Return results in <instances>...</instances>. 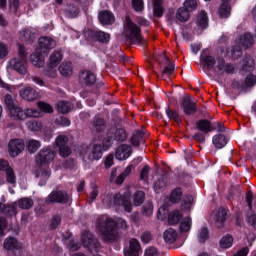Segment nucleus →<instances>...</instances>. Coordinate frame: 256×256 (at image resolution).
<instances>
[{
  "label": "nucleus",
  "mask_w": 256,
  "mask_h": 256,
  "mask_svg": "<svg viewBox=\"0 0 256 256\" xmlns=\"http://www.w3.org/2000/svg\"><path fill=\"white\" fill-rule=\"evenodd\" d=\"M81 241L84 245V247L90 249L91 251H99L101 244L99 243V240H97L95 237H93V234L89 231H84L82 233Z\"/></svg>",
  "instance_id": "0eeeda50"
},
{
  "label": "nucleus",
  "mask_w": 256,
  "mask_h": 256,
  "mask_svg": "<svg viewBox=\"0 0 256 256\" xmlns=\"http://www.w3.org/2000/svg\"><path fill=\"white\" fill-rule=\"evenodd\" d=\"M218 15L221 17V19H227V17L231 15V6L225 2H222L218 8Z\"/></svg>",
  "instance_id": "e433bc0d"
},
{
  "label": "nucleus",
  "mask_w": 256,
  "mask_h": 256,
  "mask_svg": "<svg viewBox=\"0 0 256 256\" xmlns=\"http://www.w3.org/2000/svg\"><path fill=\"white\" fill-rule=\"evenodd\" d=\"M9 111L10 119H13V121H25V110H23L19 106H15L14 108H11Z\"/></svg>",
  "instance_id": "5701e85b"
},
{
  "label": "nucleus",
  "mask_w": 256,
  "mask_h": 256,
  "mask_svg": "<svg viewBox=\"0 0 256 256\" xmlns=\"http://www.w3.org/2000/svg\"><path fill=\"white\" fill-rule=\"evenodd\" d=\"M5 175L7 183H10V185H15V183H17V176L15 175V170H13L11 166L6 169Z\"/></svg>",
  "instance_id": "de8ad7c7"
},
{
  "label": "nucleus",
  "mask_w": 256,
  "mask_h": 256,
  "mask_svg": "<svg viewBox=\"0 0 256 256\" xmlns=\"http://www.w3.org/2000/svg\"><path fill=\"white\" fill-rule=\"evenodd\" d=\"M55 150L50 147L42 148L36 155L37 165H49L55 159Z\"/></svg>",
  "instance_id": "39448f33"
},
{
  "label": "nucleus",
  "mask_w": 256,
  "mask_h": 256,
  "mask_svg": "<svg viewBox=\"0 0 256 256\" xmlns=\"http://www.w3.org/2000/svg\"><path fill=\"white\" fill-rule=\"evenodd\" d=\"M167 185H169V176L164 174L154 182V191L156 193H161V191L167 188Z\"/></svg>",
  "instance_id": "4be33fe9"
},
{
  "label": "nucleus",
  "mask_w": 256,
  "mask_h": 256,
  "mask_svg": "<svg viewBox=\"0 0 256 256\" xmlns=\"http://www.w3.org/2000/svg\"><path fill=\"white\" fill-rule=\"evenodd\" d=\"M191 217L184 218L180 223V231L182 233H187V231H191Z\"/></svg>",
  "instance_id": "864d4df0"
},
{
  "label": "nucleus",
  "mask_w": 256,
  "mask_h": 256,
  "mask_svg": "<svg viewBox=\"0 0 256 256\" xmlns=\"http://www.w3.org/2000/svg\"><path fill=\"white\" fill-rule=\"evenodd\" d=\"M69 201H71V196L63 190H54L45 199V203L48 205L51 203H61L65 205L66 203H69Z\"/></svg>",
  "instance_id": "20e7f679"
},
{
  "label": "nucleus",
  "mask_w": 256,
  "mask_h": 256,
  "mask_svg": "<svg viewBox=\"0 0 256 256\" xmlns=\"http://www.w3.org/2000/svg\"><path fill=\"white\" fill-rule=\"evenodd\" d=\"M181 219H183V214L179 210H174L168 214L169 225H177Z\"/></svg>",
  "instance_id": "7c9ffc66"
},
{
  "label": "nucleus",
  "mask_w": 256,
  "mask_h": 256,
  "mask_svg": "<svg viewBox=\"0 0 256 256\" xmlns=\"http://www.w3.org/2000/svg\"><path fill=\"white\" fill-rule=\"evenodd\" d=\"M79 81L82 85L91 87V85H94L95 81H97V76H95V73L90 70H84L79 73Z\"/></svg>",
  "instance_id": "ddd939ff"
},
{
  "label": "nucleus",
  "mask_w": 256,
  "mask_h": 256,
  "mask_svg": "<svg viewBox=\"0 0 256 256\" xmlns=\"http://www.w3.org/2000/svg\"><path fill=\"white\" fill-rule=\"evenodd\" d=\"M232 245H233V237L230 235H226L220 240V247L222 249H229V247H231Z\"/></svg>",
  "instance_id": "6e6d98bb"
},
{
  "label": "nucleus",
  "mask_w": 256,
  "mask_h": 256,
  "mask_svg": "<svg viewBox=\"0 0 256 256\" xmlns=\"http://www.w3.org/2000/svg\"><path fill=\"white\" fill-rule=\"evenodd\" d=\"M200 61L204 63V67L208 70L213 69L215 67V58L211 55H209L208 50H204L200 56Z\"/></svg>",
  "instance_id": "412c9836"
},
{
  "label": "nucleus",
  "mask_w": 256,
  "mask_h": 256,
  "mask_svg": "<svg viewBox=\"0 0 256 256\" xmlns=\"http://www.w3.org/2000/svg\"><path fill=\"white\" fill-rule=\"evenodd\" d=\"M207 239H209V230L207 227H203L198 232V241L199 243H205Z\"/></svg>",
  "instance_id": "bf43d9fd"
},
{
  "label": "nucleus",
  "mask_w": 256,
  "mask_h": 256,
  "mask_svg": "<svg viewBox=\"0 0 256 256\" xmlns=\"http://www.w3.org/2000/svg\"><path fill=\"white\" fill-rule=\"evenodd\" d=\"M103 157V148L99 144H94L86 149L84 153V161L86 163H93L99 161Z\"/></svg>",
  "instance_id": "423d86ee"
},
{
  "label": "nucleus",
  "mask_w": 256,
  "mask_h": 256,
  "mask_svg": "<svg viewBox=\"0 0 256 256\" xmlns=\"http://www.w3.org/2000/svg\"><path fill=\"white\" fill-rule=\"evenodd\" d=\"M37 106L41 111H44V113H53V107L45 102H38Z\"/></svg>",
  "instance_id": "774afa93"
},
{
  "label": "nucleus",
  "mask_w": 256,
  "mask_h": 256,
  "mask_svg": "<svg viewBox=\"0 0 256 256\" xmlns=\"http://www.w3.org/2000/svg\"><path fill=\"white\" fill-rule=\"evenodd\" d=\"M183 8L189 13H191V11H195V9H197V0H186Z\"/></svg>",
  "instance_id": "680f3d73"
},
{
  "label": "nucleus",
  "mask_w": 256,
  "mask_h": 256,
  "mask_svg": "<svg viewBox=\"0 0 256 256\" xmlns=\"http://www.w3.org/2000/svg\"><path fill=\"white\" fill-rule=\"evenodd\" d=\"M247 223H249V225H251L252 227H254V229H256V214L253 213V211H248L247 212V219H246Z\"/></svg>",
  "instance_id": "69168bd1"
},
{
  "label": "nucleus",
  "mask_w": 256,
  "mask_h": 256,
  "mask_svg": "<svg viewBox=\"0 0 256 256\" xmlns=\"http://www.w3.org/2000/svg\"><path fill=\"white\" fill-rule=\"evenodd\" d=\"M36 39L37 36L35 35V31H33L32 29H25L21 32V40L24 41V43H27L28 45L34 43Z\"/></svg>",
  "instance_id": "a878e982"
},
{
  "label": "nucleus",
  "mask_w": 256,
  "mask_h": 256,
  "mask_svg": "<svg viewBox=\"0 0 256 256\" xmlns=\"http://www.w3.org/2000/svg\"><path fill=\"white\" fill-rule=\"evenodd\" d=\"M168 119L175 121V123H181V116L179 112L172 110L169 106L165 110Z\"/></svg>",
  "instance_id": "49530a36"
},
{
  "label": "nucleus",
  "mask_w": 256,
  "mask_h": 256,
  "mask_svg": "<svg viewBox=\"0 0 256 256\" xmlns=\"http://www.w3.org/2000/svg\"><path fill=\"white\" fill-rule=\"evenodd\" d=\"M26 127L29 129V131L37 132L41 131L43 129V123L37 121V120H30L26 122Z\"/></svg>",
  "instance_id": "79ce46f5"
},
{
  "label": "nucleus",
  "mask_w": 256,
  "mask_h": 256,
  "mask_svg": "<svg viewBox=\"0 0 256 256\" xmlns=\"http://www.w3.org/2000/svg\"><path fill=\"white\" fill-rule=\"evenodd\" d=\"M127 31L126 37H128L129 41L135 45V43L141 44L143 41V36H141V28L138 27L137 24L133 23L131 19H126Z\"/></svg>",
  "instance_id": "7ed1b4c3"
},
{
  "label": "nucleus",
  "mask_w": 256,
  "mask_h": 256,
  "mask_svg": "<svg viewBox=\"0 0 256 256\" xmlns=\"http://www.w3.org/2000/svg\"><path fill=\"white\" fill-rule=\"evenodd\" d=\"M41 117V112L35 108H28L24 110V120L29 118Z\"/></svg>",
  "instance_id": "603ef678"
},
{
  "label": "nucleus",
  "mask_w": 256,
  "mask_h": 256,
  "mask_svg": "<svg viewBox=\"0 0 256 256\" xmlns=\"http://www.w3.org/2000/svg\"><path fill=\"white\" fill-rule=\"evenodd\" d=\"M16 205L20 209H31V207H33V199L22 198L16 202Z\"/></svg>",
  "instance_id": "09e8293b"
},
{
  "label": "nucleus",
  "mask_w": 256,
  "mask_h": 256,
  "mask_svg": "<svg viewBox=\"0 0 256 256\" xmlns=\"http://www.w3.org/2000/svg\"><path fill=\"white\" fill-rule=\"evenodd\" d=\"M143 215H145V217H151V215H153V203L151 202H147L144 206H143V211H142Z\"/></svg>",
  "instance_id": "0e129e2a"
},
{
  "label": "nucleus",
  "mask_w": 256,
  "mask_h": 256,
  "mask_svg": "<svg viewBox=\"0 0 256 256\" xmlns=\"http://www.w3.org/2000/svg\"><path fill=\"white\" fill-rule=\"evenodd\" d=\"M139 251H141V243L135 238L129 240V247L124 250L125 256H139Z\"/></svg>",
  "instance_id": "4468645a"
},
{
  "label": "nucleus",
  "mask_w": 256,
  "mask_h": 256,
  "mask_svg": "<svg viewBox=\"0 0 256 256\" xmlns=\"http://www.w3.org/2000/svg\"><path fill=\"white\" fill-rule=\"evenodd\" d=\"M132 199H133V205L135 207H139V206L143 205V203L145 201V192L142 190H137L133 194Z\"/></svg>",
  "instance_id": "72a5a7b5"
},
{
  "label": "nucleus",
  "mask_w": 256,
  "mask_h": 256,
  "mask_svg": "<svg viewBox=\"0 0 256 256\" xmlns=\"http://www.w3.org/2000/svg\"><path fill=\"white\" fill-rule=\"evenodd\" d=\"M8 148L10 156L17 157V155L25 151V142L22 139L11 140L8 144Z\"/></svg>",
  "instance_id": "9b49d317"
},
{
  "label": "nucleus",
  "mask_w": 256,
  "mask_h": 256,
  "mask_svg": "<svg viewBox=\"0 0 256 256\" xmlns=\"http://www.w3.org/2000/svg\"><path fill=\"white\" fill-rule=\"evenodd\" d=\"M176 19H178V21H181V23L189 21V10L183 7L179 8L176 13Z\"/></svg>",
  "instance_id": "c03bdc74"
},
{
  "label": "nucleus",
  "mask_w": 256,
  "mask_h": 256,
  "mask_svg": "<svg viewBox=\"0 0 256 256\" xmlns=\"http://www.w3.org/2000/svg\"><path fill=\"white\" fill-rule=\"evenodd\" d=\"M4 103L8 111H11V109H13L14 107H17V104H15V100L13 99V96H11L10 94H7L4 97Z\"/></svg>",
  "instance_id": "052dcab7"
},
{
  "label": "nucleus",
  "mask_w": 256,
  "mask_h": 256,
  "mask_svg": "<svg viewBox=\"0 0 256 256\" xmlns=\"http://www.w3.org/2000/svg\"><path fill=\"white\" fill-rule=\"evenodd\" d=\"M225 221H227V210L221 209V211L218 212V216L216 219V227H218V229H221Z\"/></svg>",
  "instance_id": "37998d69"
},
{
  "label": "nucleus",
  "mask_w": 256,
  "mask_h": 256,
  "mask_svg": "<svg viewBox=\"0 0 256 256\" xmlns=\"http://www.w3.org/2000/svg\"><path fill=\"white\" fill-rule=\"evenodd\" d=\"M242 71H251L255 67V61L249 55H246L241 63Z\"/></svg>",
  "instance_id": "4c0bfd02"
},
{
  "label": "nucleus",
  "mask_w": 256,
  "mask_h": 256,
  "mask_svg": "<svg viewBox=\"0 0 256 256\" xmlns=\"http://www.w3.org/2000/svg\"><path fill=\"white\" fill-rule=\"evenodd\" d=\"M57 109L60 113H70L71 111H73V104L69 101H60L57 103Z\"/></svg>",
  "instance_id": "c9c22d12"
},
{
  "label": "nucleus",
  "mask_w": 256,
  "mask_h": 256,
  "mask_svg": "<svg viewBox=\"0 0 256 256\" xmlns=\"http://www.w3.org/2000/svg\"><path fill=\"white\" fill-rule=\"evenodd\" d=\"M36 179H40L39 185L40 187H44L47 185V181H49V177H51V169L49 168H38L35 174Z\"/></svg>",
  "instance_id": "dca6fc26"
},
{
  "label": "nucleus",
  "mask_w": 256,
  "mask_h": 256,
  "mask_svg": "<svg viewBox=\"0 0 256 256\" xmlns=\"http://www.w3.org/2000/svg\"><path fill=\"white\" fill-rule=\"evenodd\" d=\"M92 131H97V133H101L105 129V121L99 116H96L91 122Z\"/></svg>",
  "instance_id": "c756f323"
},
{
  "label": "nucleus",
  "mask_w": 256,
  "mask_h": 256,
  "mask_svg": "<svg viewBox=\"0 0 256 256\" xmlns=\"http://www.w3.org/2000/svg\"><path fill=\"white\" fill-rule=\"evenodd\" d=\"M96 229L103 241L113 243L119 239V231L117 230V222L109 216H100L96 221Z\"/></svg>",
  "instance_id": "f257e3e1"
},
{
  "label": "nucleus",
  "mask_w": 256,
  "mask_h": 256,
  "mask_svg": "<svg viewBox=\"0 0 256 256\" xmlns=\"http://www.w3.org/2000/svg\"><path fill=\"white\" fill-rule=\"evenodd\" d=\"M56 146L59 148L66 147L69 143V138L66 135H59L55 139Z\"/></svg>",
  "instance_id": "13d9d810"
},
{
  "label": "nucleus",
  "mask_w": 256,
  "mask_h": 256,
  "mask_svg": "<svg viewBox=\"0 0 256 256\" xmlns=\"http://www.w3.org/2000/svg\"><path fill=\"white\" fill-rule=\"evenodd\" d=\"M58 71L63 77H71L73 75V66L71 62H62Z\"/></svg>",
  "instance_id": "c85d7f7f"
},
{
  "label": "nucleus",
  "mask_w": 256,
  "mask_h": 256,
  "mask_svg": "<svg viewBox=\"0 0 256 256\" xmlns=\"http://www.w3.org/2000/svg\"><path fill=\"white\" fill-rule=\"evenodd\" d=\"M253 35L250 33H244L236 38V45L232 47L231 53L234 59H239L243 52L241 49L245 47V49H249V47L253 46Z\"/></svg>",
  "instance_id": "f03ea898"
},
{
  "label": "nucleus",
  "mask_w": 256,
  "mask_h": 256,
  "mask_svg": "<svg viewBox=\"0 0 256 256\" xmlns=\"http://www.w3.org/2000/svg\"><path fill=\"white\" fill-rule=\"evenodd\" d=\"M58 153L60 155V157H69V155H71V147H69V145L67 146H62L60 148H58Z\"/></svg>",
  "instance_id": "338daca9"
},
{
  "label": "nucleus",
  "mask_w": 256,
  "mask_h": 256,
  "mask_svg": "<svg viewBox=\"0 0 256 256\" xmlns=\"http://www.w3.org/2000/svg\"><path fill=\"white\" fill-rule=\"evenodd\" d=\"M192 205H193V196L187 195L184 197L183 201L181 202V209H183L184 211H189Z\"/></svg>",
  "instance_id": "5fc2aeb1"
},
{
  "label": "nucleus",
  "mask_w": 256,
  "mask_h": 256,
  "mask_svg": "<svg viewBox=\"0 0 256 256\" xmlns=\"http://www.w3.org/2000/svg\"><path fill=\"white\" fill-rule=\"evenodd\" d=\"M196 128L198 129V131H202L205 135H207V133H211V131H213V126L211 125V121H209L207 119L199 120L196 123Z\"/></svg>",
  "instance_id": "393cba45"
},
{
  "label": "nucleus",
  "mask_w": 256,
  "mask_h": 256,
  "mask_svg": "<svg viewBox=\"0 0 256 256\" xmlns=\"http://www.w3.org/2000/svg\"><path fill=\"white\" fill-rule=\"evenodd\" d=\"M98 19L101 25H113L115 23V16L108 10L100 11L98 13Z\"/></svg>",
  "instance_id": "a211bd4d"
},
{
  "label": "nucleus",
  "mask_w": 256,
  "mask_h": 256,
  "mask_svg": "<svg viewBox=\"0 0 256 256\" xmlns=\"http://www.w3.org/2000/svg\"><path fill=\"white\" fill-rule=\"evenodd\" d=\"M243 83L245 89H247V87H254L256 85V76L253 74L248 75Z\"/></svg>",
  "instance_id": "e2e57ef3"
},
{
  "label": "nucleus",
  "mask_w": 256,
  "mask_h": 256,
  "mask_svg": "<svg viewBox=\"0 0 256 256\" xmlns=\"http://www.w3.org/2000/svg\"><path fill=\"white\" fill-rule=\"evenodd\" d=\"M93 36L100 43H108L111 39V35H109V33L103 32V31H96L93 33Z\"/></svg>",
  "instance_id": "a19ab883"
},
{
  "label": "nucleus",
  "mask_w": 256,
  "mask_h": 256,
  "mask_svg": "<svg viewBox=\"0 0 256 256\" xmlns=\"http://www.w3.org/2000/svg\"><path fill=\"white\" fill-rule=\"evenodd\" d=\"M196 24L201 27V29H207L209 26V17L207 16V12L201 11L196 16Z\"/></svg>",
  "instance_id": "cd10ccee"
},
{
  "label": "nucleus",
  "mask_w": 256,
  "mask_h": 256,
  "mask_svg": "<svg viewBox=\"0 0 256 256\" xmlns=\"http://www.w3.org/2000/svg\"><path fill=\"white\" fill-rule=\"evenodd\" d=\"M213 145L217 149H223L227 145V138L223 134H218L213 137Z\"/></svg>",
  "instance_id": "58836bf2"
},
{
  "label": "nucleus",
  "mask_w": 256,
  "mask_h": 256,
  "mask_svg": "<svg viewBox=\"0 0 256 256\" xmlns=\"http://www.w3.org/2000/svg\"><path fill=\"white\" fill-rule=\"evenodd\" d=\"M38 43H39L38 51H40V53H43V55H49V51H51V49H55V45H56L55 40L47 36H43L39 38Z\"/></svg>",
  "instance_id": "1a4fd4ad"
},
{
  "label": "nucleus",
  "mask_w": 256,
  "mask_h": 256,
  "mask_svg": "<svg viewBox=\"0 0 256 256\" xmlns=\"http://www.w3.org/2000/svg\"><path fill=\"white\" fill-rule=\"evenodd\" d=\"M4 249H6V251H12V253H16V251H21L23 246L21 243H19V241H17V239L10 237L4 241Z\"/></svg>",
  "instance_id": "f3484780"
},
{
  "label": "nucleus",
  "mask_w": 256,
  "mask_h": 256,
  "mask_svg": "<svg viewBox=\"0 0 256 256\" xmlns=\"http://www.w3.org/2000/svg\"><path fill=\"white\" fill-rule=\"evenodd\" d=\"M8 69L17 71L20 75H25L27 73V67L19 58H13L9 61Z\"/></svg>",
  "instance_id": "2eb2a0df"
},
{
  "label": "nucleus",
  "mask_w": 256,
  "mask_h": 256,
  "mask_svg": "<svg viewBox=\"0 0 256 256\" xmlns=\"http://www.w3.org/2000/svg\"><path fill=\"white\" fill-rule=\"evenodd\" d=\"M2 215H8L11 217L12 215H17V208L15 205H3Z\"/></svg>",
  "instance_id": "4d7b16f0"
},
{
  "label": "nucleus",
  "mask_w": 256,
  "mask_h": 256,
  "mask_svg": "<svg viewBox=\"0 0 256 256\" xmlns=\"http://www.w3.org/2000/svg\"><path fill=\"white\" fill-rule=\"evenodd\" d=\"M20 97L25 101H35L39 97V93L31 87H25L20 90Z\"/></svg>",
  "instance_id": "6ab92c4d"
},
{
  "label": "nucleus",
  "mask_w": 256,
  "mask_h": 256,
  "mask_svg": "<svg viewBox=\"0 0 256 256\" xmlns=\"http://www.w3.org/2000/svg\"><path fill=\"white\" fill-rule=\"evenodd\" d=\"M133 154V147L128 144H122L118 146L115 152V159L118 161H127L129 159L130 155Z\"/></svg>",
  "instance_id": "9d476101"
},
{
  "label": "nucleus",
  "mask_w": 256,
  "mask_h": 256,
  "mask_svg": "<svg viewBox=\"0 0 256 256\" xmlns=\"http://www.w3.org/2000/svg\"><path fill=\"white\" fill-rule=\"evenodd\" d=\"M155 17H163V0H153Z\"/></svg>",
  "instance_id": "8fccbe9b"
},
{
  "label": "nucleus",
  "mask_w": 256,
  "mask_h": 256,
  "mask_svg": "<svg viewBox=\"0 0 256 256\" xmlns=\"http://www.w3.org/2000/svg\"><path fill=\"white\" fill-rule=\"evenodd\" d=\"M181 107L185 115H195L197 113V104L189 95L182 98Z\"/></svg>",
  "instance_id": "6e6552de"
},
{
  "label": "nucleus",
  "mask_w": 256,
  "mask_h": 256,
  "mask_svg": "<svg viewBox=\"0 0 256 256\" xmlns=\"http://www.w3.org/2000/svg\"><path fill=\"white\" fill-rule=\"evenodd\" d=\"M163 237L166 243H175V241H177V230L169 228L164 232Z\"/></svg>",
  "instance_id": "f704fd0d"
},
{
  "label": "nucleus",
  "mask_w": 256,
  "mask_h": 256,
  "mask_svg": "<svg viewBox=\"0 0 256 256\" xmlns=\"http://www.w3.org/2000/svg\"><path fill=\"white\" fill-rule=\"evenodd\" d=\"M113 205H121L127 213H131V211H133V204L131 203V200H129L127 196H123L121 194L113 195Z\"/></svg>",
  "instance_id": "f8f14e48"
},
{
  "label": "nucleus",
  "mask_w": 256,
  "mask_h": 256,
  "mask_svg": "<svg viewBox=\"0 0 256 256\" xmlns=\"http://www.w3.org/2000/svg\"><path fill=\"white\" fill-rule=\"evenodd\" d=\"M162 59L165 60V66L162 70V77H171L172 73H175V63L171 62L165 53L162 54Z\"/></svg>",
  "instance_id": "aec40b11"
},
{
  "label": "nucleus",
  "mask_w": 256,
  "mask_h": 256,
  "mask_svg": "<svg viewBox=\"0 0 256 256\" xmlns=\"http://www.w3.org/2000/svg\"><path fill=\"white\" fill-rule=\"evenodd\" d=\"M114 140L118 141V143L127 141V131L123 128L117 129L114 133Z\"/></svg>",
  "instance_id": "a18cd8bd"
},
{
  "label": "nucleus",
  "mask_w": 256,
  "mask_h": 256,
  "mask_svg": "<svg viewBox=\"0 0 256 256\" xmlns=\"http://www.w3.org/2000/svg\"><path fill=\"white\" fill-rule=\"evenodd\" d=\"M181 197H183V190H181V188H176L170 194V201L171 203H179Z\"/></svg>",
  "instance_id": "3c124183"
},
{
  "label": "nucleus",
  "mask_w": 256,
  "mask_h": 256,
  "mask_svg": "<svg viewBox=\"0 0 256 256\" xmlns=\"http://www.w3.org/2000/svg\"><path fill=\"white\" fill-rule=\"evenodd\" d=\"M30 61L35 67H43L45 65V58H43V53L39 50L30 55Z\"/></svg>",
  "instance_id": "bb28decb"
},
{
  "label": "nucleus",
  "mask_w": 256,
  "mask_h": 256,
  "mask_svg": "<svg viewBox=\"0 0 256 256\" xmlns=\"http://www.w3.org/2000/svg\"><path fill=\"white\" fill-rule=\"evenodd\" d=\"M143 137H145V131L137 130L133 133L130 143L133 145V147H139L141 143H145V139H143Z\"/></svg>",
  "instance_id": "b1692460"
},
{
  "label": "nucleus",
  "mask_w": 256,
  "mask_h": 256,
  "mask_svg": "<svg viewBox=\"0 0 256 256\" xmlns=\"http://www.w3.org/2000/svg\"><path fill=\"white\" fill-rule=\"evenodd\" d=\"M63 59V54H61L60 51L54 52L50 56V60L48 63V66L51 67V69H55L59 63H61V60Z\"/></svg>",
  "instance_id": "473e14b6"
},
{
  "label": "nucleus",
  "mask_w": 256,
  "mask_h": 256,
  "mask_svg": "<svg viewBox=\"0 0 256 256\" xmlns=\"http://www.w3.org/2000/svg\"><path fill=\"white\" fill-rule=\"evenodd\" d=\"M27 151L31 154L36 153L41 149V142L35 139H30L26 143Z\"/></svg>",
  "instance_id": "ea45409f"
},
{
  "label": "nucleus",
  "mask_w": 256,
  "mask_h": 256,
  "mask_svg": "<svg viewBox=\"0 0 256 256\" xmlns=\"http://www.w3.org/2000/svg\"><path fill=\"white\" fill-rule=\"evenodd\" d=\"M135 169V165L131 164L127 166L124 171L117 177L116 183L117 185H122V183L131 175V171Z\"/></svg>",
  "instance_id": "2f4dec72"
}]
</instances>
